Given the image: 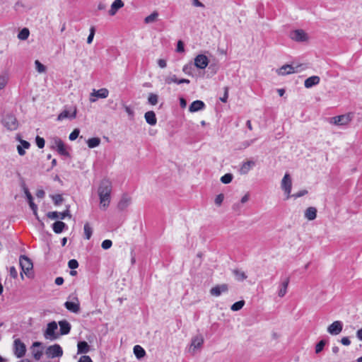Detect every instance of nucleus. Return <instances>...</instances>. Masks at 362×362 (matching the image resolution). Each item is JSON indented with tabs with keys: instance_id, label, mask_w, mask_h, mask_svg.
Masks as SVG:
<instances>
[{
	"instance_id": "1",
	"label": "nucleus",
	"mask_w": 362,
	"mask_h": 362,
	"mask_svg": "<svg viewBox=\"0 0 362 362\" xmlns=\"http://www.w3.org/2000/svg\"><path fill=\"white\" fill-rule=\"evenodd\" d=\"M112 188V182L108 179H103L100 182L98 194L100 198V207L103 209H106L110 205Z\"/></svg>"
},
{
	"instance_id": "2",
	"label": "nucleus",
	"mask_w": 362,
	"mask_h": 362,
	"mask_svg": "<svg viewBox=\"0 0 362 362\" xmlns=\"http://www.w3.org/2000/svg\"><path fill=\"white\" fill-rule=\"evenodd\" d=\"M50 148L52 149H56L62 156H69V153L66 151L64 142L59 137L54 136L50 139Z\"/></svg>"
},
{
	"instance_id": "3",
	"label": "nucleus",
	"mask_w": 362,
	"mask_h": 362,
	"mask_svg": "<svg viewBox=\"0 0 362 362\" xmlns=\"http://www.w3.org/2000/svg\"><path fill=\"white\" fill-rule=\"evenodd\" d=\"M19 264L21 268V278H23V273H24L27 276L30 277V271L33 269V265L31 260L25 255H21L19 259Z\"/></svg>"
},
{
	"instance_id": "4",
	"label": "nucleus",
	"mask_w": 362,
	"mask_h": 362,
	"mask_svg": "<svg viewBox=\"0 0 362 362\" xmlns=\"http://www.w3.org/2000/svg\"><path fill=\"white\" fill-rule=\"evenodd\" d=\"M68 300L65 302L64 307L71 313H78L80 311V303L77 296L71 295L69 296Z\"/></svg>"
},
{
	"instance_id": "5",
	"label": "nucleus",
	"mask_w": 362,
	"mask_h": 362,
	"mask_svg": "<svg viewBox=\"0 0 362 362\" xmlns=\"http://www.w3.org/2000/svg\"><path fill=\"white\" fill-rule=\"evenodd\" d=\"M45 354L50 358L61 357L63 355V350L60 345L55 344L47 348Z\"/></svg>"
},
{
	"instance_id": "6",
	"label": "nucleus",
	"mask_w": 362,
	"mask_h": 362,
	"mask_svg": "<svg viewBox=\"0 0 362 362\" xmlns=\"http://www.w3.org/2000/svg\"><path fill=\"white\" fill-rule=\"evenodd\" d=\"M354 114L352 112H349L345 115L332 117L331 119L333 120V123L334 124L343 126L348 124L352 120Z\"/></svg>"
},
{
	"instance_id": "7",
	"label": "nucleus",
	"mask_w": 362,
	"mask_h": 362,
	"mask_svg": "<svg viewBox=\"0 0 362 362\" xmlns=\"http://www.w3.org/2000/svg\"><path fill=\"white\" fill-rule=\"evenodd\" d=\"M5 127L10 131L16 130L18 128V121L14 115L11 114L6 115L2 121Z\"/></svg>"
},
{
	"instance_id": "8",
	"label": "nucleus",
	"mask_w": 362,
	"mask_h": 362,
	"mask_svg": "<svg viewBox=\"0 0 362 362\" xmlns=\"http://www.w3.org/2000/svg\"><path fill=\"white\" fill-rule=\"evenodd\" d=\"M204 344V338L202 335H197L192 339L189 352L194 355L196 351L200 349Z\"/></svg>"
},
{
	"instance_id": "9",
	"label": "nucleus",
	"mask_w": 362,
	"mask_h": 362,
	"mask_svg": "<svg viewBox=\"0 0 362 362\" xmlns=\"http://www.w3.org/2000/svg\"><path fill=\"white\" fill-rule=\"evenodd\" d=\"M57 329V324L52 321L47 324V329L44 332V337L47 339L54 340L57 338L55 331Z\"/></svg>"
},
{
	"instance_id": "10",
	"label": "nucleus",
	"mask_w": 362,
	"mask_h": 362,
	"mask_svg": "<svg viewBox=\"0 0 362 362\" xmlns=\"http://www.w3.org/2000/svg\"><path fill=\"white\" fill-rule=\"evenodd\" d=\"M14 354L18 358H22L25 356L26 351V347L24 343H23L20 339L14 340Z\"/></svg>"
},
{
	"instance_id": "11",
	"label": "nucleus",
	"mask_w": 362,
	"mask_h": 362,
	"mask_svg": "<svg viewBox=\"0 0 362 362\" xmlns=\"http://www.w3.org/2000/svg\"><path fill=\"white\" fill-rule=\"evenodd\" d=\"M292 181L289 174L286 173L281 180V188L286 194V199L290 197L291 192Z\"/></svg>"
},
{
	"instance_id": "12",
	"label": "nucleus",
	"mask_w": 362,
	"mask_h": 362,
	"mask_svg": "<svg viewBox=\"0 0 362 362\" xmlns=\"http://www.w3.org/2000/svg\"><path fill=\"white\" fill-rule=\"evenodd\" d=\"M290 37L296 42H305L308 39L307 33L301 29L291 31Z\"/></svg>"
},
{
	"instance_id": "13",
	"label": "nucleus",
	"mask_w": 362,
	"mask_h": 362,
	"mask_svg": "<svg viewBox=\"0 0 362 362\" xmlns=\"http://www.w3.org/2000/svg\"><path fill=\"white\" fill-rule=\"evenodd\" d=\"M343 323L341 321H334L327 327V332L332 335H337L342 331Z\"/></svg>"
},
{
	"instance_id": "14",
	"label": "nucleus",
	"mask_w": 362,
	"mask_h": 362,
	"mask_svg": "<svg viewBox=\"0 0 362 362\" xmlns=\"http://www.w3.org/2000/svg\"><path fill=\"white\" fill-rule=\"evenodd\" d=\"M209 64V59L204 54H198L194 58V66L201 69H205Z\"/></svg>"
},
{
	"instance_id": "15",
	"label": "nucleus",
	"mask_w": 362,
	"mask_h": 362,
	"mask_svg": "<svg viewBox=\"0 0 362 362\" xmlns=\"http://www.w3.org/2000/svg\"><path fill=\"white\" fill-rule=\"evenodd\" d=\"M299 66H300L294 67L290 64H285V65H283L281 68H279L276 71L279 75L284 76V75L291 74H293L295 72H298V68Z\"/></svg>"
},
{
	"instance_id": "16",
	"label": "nucleus",
	"mask_w": 362,
	"mask_h": 362,
	"mask_svg": "<svg viewBox=\"0 0 362 362\" xmlns=\"http://www.w3.org/2000/svg\"><path fill=\"white\" fill-rule=\"evenodd\" d=\"M109 90L107 88H100L98 90H93V92L90 94V101L91 103H94L96 101L95 98H93V97H96L98 98H106L108 96Z\"/></svg>"
},
{
	"instance_id": "17",
	"label": "nucleus",
	"mask_w": 362,
	"mask_h": 362,
	"mask_svg": "<svg viewBox=\"0 0 362 362\" xmlns=\"http://www.w3.org/2000/svg\"><path fill=\"white\" fill-rule=\"evenodd\" d=\"M228 290V285L226 284H223L221 285H217L210 290V293L211 296H219L221 295L222 293H226Z\"/></svg>"
},
{
	"instance_id": "18",
	"label": "nucleus",
	"mask_w": 362,
	"mask_h": 362,
	"mask_svg": "<svg viewBox=\"0 0 362 362\" xmlns=\"http://www.w3.org/2000/svg\"><path fill=\"white\" fill-rule=\"evenodd\" d=\"M132 203V198L127 194H124L117 204V208L120 211L127 209Z\"/></svg>"
},
{
	"instance_id": "19",
	"label": "nucleus",
	"mask_w": 362,
	"mask_h": 362,
	"mask_svg": "<svg viewBox=\"0 0 362 362\" xmlns=\"http://www.w3.org/2000/svg\"><path fill=\"white\" fill-rule=\"evenodd\" d=\"M165 82L166 84H171L172 83H175L177 84H181V83L188 84L190 83V81L189 79H186V78L178 79L177 78L176 75L173 74V75L166 76L165 78Z\"/></svg>"
},
{
	"instance_id": "20",
	"label": "nucleus",
	"mask_w": 362,
	"mask_h": 362,
	"mask_svg": "<svg viewBox=\"0 0 362 362\" xmlns=\"http://www.w3.org/2000/svg\"><path fill=\"white\" fill-rule=\"evenodd\" d=\"M255 165V162L253 160L245 161L241 165L239 172L241 175H246Z\"/></svg>"
},
{
	"instance_id": "21",
	"label": "nucleus",
	"mask_w": 362,
	"mask_h": 362,
	"mask_svg": "<svg viewBox=\"0 0 362 362\" xmlns=\"http://www.w3.org/2000/svg\"><path fill=\"white\" fill-rule=\"evenodd\" d=\"M204 103L202 100H197L192 103L189 107V111L190 112H195L204 110Z\"/></svg>"
},
{
	"instance_id": "22",
	"label": "nucleus",
	"mask_w": 362,
	"mask_h": 362,
	"mask_svg": "<svg viewBox=\"0 0 362 362\" xmlns=\"http://www.w3.org/2000/svg\"><path fill=\"white\" fill-rule=\"evenodd\" d=\"M124 6V2L122 0H115L111 5L108 13L110 16H115L119 9Z\"/></svg>"
},
{
	"instance_id": "23",
	"label": "nucleus",
	"mask_w": 362,
	"mask_h": 362,
	"mask_svg": "<svg viewBox=\"0 0 362 362\" xmlns=\"http://www.w3.org/2000/svg\"><path fill=\"white\" fill-rule=\"evenodd\" d=\"M76 117V108H74L72 113H70L69 110H63L57 117L58 121H62L66 118L74 119Z\"/></svg>"
},
{
	"instance_id": "24",
	"label": "nucleus",
	"mask_w": 362,
	"mask_h": 362,
	"mask_svg": "<svg viewBox=\"0 0 362 362\" xmlns=\"http://www.w3.org/2000/svg\"><path fill=\"white\" fill-rule=\"evenodd\" d=\"M59 325L60 327V334L62 335L68 334L71 330V325L66 320H61L59 322Z\"/></svg>"
},
{
	"instance_id": "25",
	"label": "nucleus",
	"mask_w": 362,
	"mask_h": 362,
	"mask_svg": "<svg viewBox=\"0 0 362 362\" xmlns=\"http://www.w3.org/2000/svg\"><path fill=\"white\" fill-rule=\"evenodd\" d=\"M144 118L146 119V122L151 126H154L157 123L156 114L153 111L146 112L144 115Z\"/></svg>"
},
{
	"instance_id": "26",
	"label": "nucleus",
	"mask_w": 362,
	"mask_h": 362,
	"mask_svg": "<svg viewBox=\"0 0 362 362\" xmlns=\"http://www.w3.org/2000/svg\"><path fill=\"white\" fill-rule=\"evenodd\" d=\"M320 78L317 76H313L307 79H305L304 82V86L307 88H310L315 85H317L320 83Z\"/></svg>"
},
{
	"instance_id": "27",
	"label": "nucleus",
	"mask_w": 362,
	"mask_h": 362,
	"mask_svg": "<svg viewBox=\"0 0 362 362\" xmlns=\"http://www.w3.org/2000/svg\"><path fill=\"white\" fill-rule=\"evenodd\" d=\"M289 278H286L280 284L278 296L281 298L284 297L287 293V288L289 284Z\"/></svg>"
},
{
	"instance_id": "28",
	"label": "nucleus",
	"mask_w": 362,
	"mask_h": 362,
	"mask_svg": "<svg viewBox=\"0 0 362 362\" xmlns=\"http://www.w3.org/2000/svg\"><path fill=\"white\" fill-rule=\"evenodd\" d=\"M317 209L313 206H310L305 211V217L308 221H313L316 218Z\"/></svg>"
},
{
	"instance_id": "29",
	"label": "nucleus",
	"mask_w": 362,
	"mask_h": 362,
	"mask_svg": "<svg viewBox=\"0 0 362 362\" xmlns=\"http://www.w3.org/2000/svg\"><path fill=\"white\" fill-rule=\"evenodd\" d=\"M78 348V354H87L90 351V346L85 341H81L78 342L77 344Z\"/></svg>"
},
{
	"instance_id": "30",
	"label": "nucleus",
	"mask_w": 362,
	"mask_h": 362,
	"mask_svg": "<svg viewBox=\"0 0 362 362\" xmlns=\"http://www.w3.org/2000/svg\"><path fill=\"white\" fill-rule=\"evenodd\" d=\"M66 228H67V226L66 223L61 221H55L52 224V229L55 233H61Z\"/></svg>"
},
{
	"instance_id": "31",
	"label": "nucleus",
	"mask_w": 362,
	"mask_h": 362,
	"mask_svg": "<svg viewBox=\"0 0 362 362\" xmlns=\"http://www.w3.org/2000/svg\"><path fill=\"white\" fill-rule=\"evenodd\" d=\"M133 350L137 359H141L146 356V351L140 345L134 346Z\"/></svg>"
},
{
	"instance_id": "32",
	"label": "nucleus",
	"mask_w": 362,
	"mask_h": 362,
	"mask_svg": "<svg viewBox=\"0 0 362 362\" xmlns=\"http://www.w3.org/2000/svg\"><path fill=\"white\" fill-rule=\"evenodd\" d=\"M100 142H101V141H100V138L93 137V138L88 139L87 144L90 148H93L98 146L100 145Z\"/></svg>"
},
{
	"instance_id": "33",
	"label": "nucleus",
	"mask_w": 362,
	"mask_h": 362,
	"mask_svg": "<svg viewBox=\"0 0 362 362\" xmlns=\"http://www.w3.org/2000/svg\"><path fill=\"white\" fill-rule=\"evenodd\" d=\"M30 35V31L28 28H23L18 34V38L21 40H25L28 38Z\"/></svg>"
},
{
	"instance_id": "34",
	"label": "nucleus",
	"mask_w": 362,
	"mask_h": 362,
	"mask_svg": "<svg viewBox=\"0 0 362 362\" xmlns=\"http://www.w3.org/2000/svg\"><path fill=\"white\" fill-rule=\"evenodd\" d=\"M158 17V13L157 11H153L151 14L146 16L144 18V23H151L155 22Z\"/></svg>"
},
{
	"instance_id": "35",
	"label": "nucleus",
	"mask_w": 362,
	"mask_h": 362,
	"mask_svg": "<svg viewBox=\"0 0 362 362\" xmlns=\"http://www.w3.org/2000/svg\"><path fill=\"white\" fill-rule=\"evenodd\" d=\"M233 273L235 275V276L238 281H243L245 279H247V275L243 271H240L238 269H234L233 271Z\"/></svg>"
},
{
	"instance_id": "36",
	"label": "nucleus",
	"mask_w": 362,
	"mask_h": 362,
	"mask_svg": "<svg viewBox=\"0 0 362 362\" xmlns=\"http://www.w3.org/2000/svg\"><path fill=\"white\" fill-rule=\"evenodd\" d=\"M83 230H84L85 238L86 240H89L92 236L93 229L88 223H86L84 225Z\"/></svg>"
},
{
	"instance_id": "37",
	"label": "nucleus",
	"mask_w": 362,
	"mask_h": 362,
	"mask_svg": "<svg viewBox=\"0 0 362 362\" xmlns=\"http://www.w3.org/2000/svg\"><path fill=\"white\" fill-rule=\"evenodd\" d=\"M245 303V300H243L237 301L231 305L230 309L233 311H238L243 308Z\"/></svg>"
},
{
	"instance_id": "38",
	"label": "nucleus",
	"mask_w": 362,
	"mask_h": 362,
	"mask_svg": "<svg viewBox=\"0 0 362 362\" xmlns=\"http://www.w3.org/2000/svg\"><path fill=\"white\" fill-rule=\"evenodd\" d=\"M233 175L231 173H226L221 177V181L223 184H229L232 182Z\"/></svg>"
},
{
	"instance_id": "39",
	"label": "nucleus",
	"mask_w": 362,
	"mask_h": 362,
	"mask_svg": "<svg viewBox=\"0 0 362 362\" xmlns=\"http://www.w3.org/2000/svg\"><path fill=\"white\" fill-rule=\"evenodd\" d=\"M158 96L155 93H150L148 97V102L152 105H155L158 103Z\"/></svg>"
},
{
	"instance_id": "40",
	"label": "nucleus",
	"mask_w": 362,
	"mask_h": 362,
	"mask_svg": "<svg viewBox=\"0 0 362 362\" xmlns=\"http://www.w3.org/2000/svg\"><path fill=\"white\" fill-rule=\"evenodd\" d=\"M326 343H327V341L325 340H324V339L320 340L315 346V353L316 354L320 353L323 350Z\"/></svg>"
},
{
	"instance_id": "41",
	"label": "nucleus",
	"mask_w": 362,
	"mask_h": 362,
	"mask_svg": "<svg viewBox=\"0 0 362 362\" xmlns=\"http://www.w3.org/2000/svg\"><path fill=\"white\" fill-rule=\"evenodd\" d=\"M193 65L192 64H187L182 67V71L189 76L192 75Z\"/></svg>"
},
{
	"instance_id": "42",
	"label": "nucleus",
	"mask_w": 362,
	"mask_h": 362,
	"mask_svg": "<svg viewBox=\"0 0 362 362\" xmlns=\"http://www.w3.org/2000/svg\"><path fill=\"white\" fill-rule=\"evenodd\" d=\"M52 199L54 202V204L57 206L61 204L64 201V199L61 194H54L51 196Z\"/></svg>"
},
{
	"instance_id": "43",
	"label": "nucleus",
	"mask_w": 362,
	"mask_h": 362,
	"mask_svg": "<svg viewBox=\"0 0 362 362\" xmlns=\"http://www.w3.org/2000/svg\"><path fill=\"white\" fill-rule=\"evenodd\" d=\"M35 69L39 73H44L46 71V67L39 60L35 62Z\"/></svg>"
},
{
	"instance_id": "44",
	"label": "nucleus",
	"mask_w": 362,
	"mask_h": 362,
	"mask_svg": "<svg viewBox=\"0 0 362 362\" xmlns=\"http://www.w3.org/2000/svg\"><path fill=\"white\" fill-rule=\"evenodd\" d=\"M8 77L6 74L0 76V90L4 88L8 83Z\"/></svg>"
},
{
	"instance_id": "45",
	"label": "nucleus",
	"mask_w": 362,
	"mask_h": 362,
	"mask_svg": "<svg viewBox=\"0 0 362 362\" xmlns=\"http://www.w3.org/2000/svg\"><path fill=\"white\" fill-rule=\"evenodd\" d=\"M35 142L39 148H42L45 146V139L42 137L37 136Z\"/></svg>"
},
{
	"instance_id": "46",
	"label": "nucleus",
	"mask_w": 362,
	"mask_h": 362,
	"mask_svg": "<svg viewBox=\"0 0 362 362\" xmlns=\"http://www.w3.org/2000/svg\"><path fill=\"white\" fill-rule=\"evenodd\" d=\"M68 267L71 269H75L76 268H78V262L76 259H71L68 262Z\"/></svg>"
},
{
	"instance_id": "47",
	"label": "nucleus",
	"mask_w": 362,
	"mask_h": 362,
	"mask_svg": "<svg viewBox=\"0 0 362 362\" xmlns=\"http://www.w3.org/2000/svg\"><path fill=\"white\" fill-rule=\"evenodd\" d=\"M66 216L71 218V215L70 214V211H69V206L66 207V209L62 212V213H59V218L63 220L64 219Z\"/></svg>"
},
{
	"instance_id": "48",
	"label": "nucleus",
	"mask_w": 362,
	"mask_h": 362,
	"mask_svg": "<svg viewBox=\"0 0 362 362\" xmlns=\"http://www.w3.org/2000/svg\"><path fill=\"white\" fill-rule=\"evenodd\" d=\"M79 133H80V131L78 129H75L70 134H69V139L71 140V141H74L75 139H76V138L79 135Z\"/></svg>"
},
{
	"instance_id": "49",
	"label": "nucleus",
	"mask_w": 362,
	"mask_h": 362,
	"mask_svg": "<svg viewBox=\"0 0 362 362\" xmlns=\"http://www.w3.org/2000/svg\"><path fill=\"white\" fill-rule=\"evenodd\" d=\"M112 242L110 240H105L103 241L101 247L104 250H107L111 247Z\"/></svg>"
},
{
	"instance_id": "50",
	"label": "nucleus",
	"mask_w": 362,
	"mask_h": 362,
	"mask_svg": "<svg viewBox=\"0 0 362 362\" xmlns=\"http://www.w3.org/2000/svg\"><path fill=\"white\" fill-rule=\"evenodd\" d=\"M42 355V351L41 350H35L33 349V358L36 361H39L41 358Z\"/></svg>"
},
{
	"instance_id": "51",
	"label": "nucleus",
	"mask_w": 362,
	"mask_h": 362,
	"mask_svg": "<svg viewBox=\"0 0 362 362\" xmlns=\"http://www.w3.org/2000/svg\"><path fill=\"white\" fill-rule=\"evenodd\" d=\"M94 35H95V28L93 26L90 29V34L87 38L88 44H90L93 42Z\"/></svg>"
},
{
	"instance_id": "52",
	"label": "nucleus",
	"mask_w": 362,
	"mask_h": 362,
	"mask_svg": "<svg viewBox=\"0 0 362 362\" xmlns=\"http://www.w3.org/2000/svg\"><path fill=\"white\" fill-rule=\"evenodd\" d=\"M124 110L128 114L129 119H133L134 117V112L129 106H124Z\"/></svg>"
},
{
	"instance_id": "53",
	"label": "nucleus",
	"mask_w": 362,
	"mask_h": 362,
	"mask_svg": "<svg viewBox=\"0 0 362 362\" xmlns=\"http://www.w3.org/2000/svg\"><path fill=\"white\" fill-rule=\"evenodd\" d=\"M47 216L49 218H51V219L59 218V213L57 211L48 212Z\"/></svg>"
},
{
	"instance_id": "54",
	"label": "nucleus",
	"mask_w": 362,
	"mask_h": 362,
	"mask_svg": "<svg viewBox=\"0 0 362 362\" xmlns=\"http://www.w3.org/2000/svg\"><path fill=\"white\" fill-rule=\"evenodd\" d=\"M223 199L224 195L223 194H219L215 199V204L218 206H220L222 204Z\"/></svg>"
},
{
	"instance_id": "55",
	"label": "nucleus",
	"mask_w": 362,
	"mask_h": 362,
	"mask_svg": "<svg viewBox=\"0 0 362 362\" xmlns=\"http://www.w3.org/2000/svg\"><path fill=\"white\" fill-rule=\"evenodd\" d=\"M9 273H10V276L12 278H13V279L17 278V276H18V272H17L16 269L14 267H10Z\"/></svg>"
},
{
	"instance_id": "56",
	"label": "nucleus",
	"mask_w": 362,
	"mask_h": 362,
	"mask_svg": "<svg viewBox=\"0 0 362 362\" xmlns=\"http://www.w3.org/2000/svg\"><path fill=\"white\" fill-rule=\"evenodd\" d=\"M176 50L177 52H183L185 51L184 43L181 40L177 42Z\"/></svg>"
},
{
	"instance_id": "57",
	"label": "nucleus",
	"mask_w": 362,
	"mask_h": 362,
	"mask_svg": "<svg viewBox=\"0 0 362 362\" xmlns=\"http://www.w3.org/2000/svg\"><path fill=\"white\" fill-rule=\"evenodd\" d=\"M307 193H308V191L305 189H303V190L299 191L296 194H293L292 196L295 198H298V197L305 195Z\"/></svg>"
},
{
	"instance_id": "58",
	"label": "nucleus",
	"mask_w": 362,
	"mask_h": 362,
	"mask_svg": "<svg viewBox=\"0 0 362 362\" xmlns=\"http://www.w3.org/2000/svg\"><path fill=\"white\" fill-rule=\"evenodd\" d=\"M78 362H93L90 357L86 355L82 356Z\"/></svg>"
},
{
	"instance_id": "59",
	"label": "nucleus",
	"mask_w": 362,
	"mask_h": 362,
	"mask_svg": "<svg viewBox=\"0 0 362 362\" xmlns=\"http://www.w3.org/2000/svg\"><path fill=\"white\" fill-rule=\"evenodd\" d=\"M341 342L343 345H345V346H349L351 344V341L349 339V337H344L341 338Z\"/></svg>"
},
{
	"instance_id": "60",
	"label": "nucleus",
	"mask_w": 362,
	"mask_h": 362,
	"mask_svg": "<svg viewBox=\"0 0 362 362\" xmlns=\"http://www.w3.org/2000/svg\"><path fill=\"white\" fill-rule=\"evenodd\" d=\"M158 66L160 67V68H165L166 66H167V63H166V61L165 59H158Z\"/></svg>"
},
{
	"instance_id": "61",
	"label": "nucleus",
	"mask_w": 362,
	"mask_h": 362,
	"mask_svg": "<svg viewBox=\"0 0 362 362\" xmlns=\"http://www.w3.org/2000/svg\"><path fill=\"white\" fill-rule=\"evenodd\" d=\"M28 203H29L30 207L33 210V213H35L36 211L37 210V205L33 202V199L29 201Z\"/></svg>"
},
{
	"instance_id": "62",
	"label": "nucleus",
	"mask_w": 362,
	"mask_h": 362,
	"mask_svg": "<svg viewBox=\"0 0 362 362\" xmlns=\"http://www.w3.org/2000/svg\"><path fill=\"white\" fill-rule=\"evenodd\" d=\"M21 146L24 148H28L30 146V143L25 140H21Z\"/></svg>"
},
{
	"instance_id": "63",
	"label": "nucleus",
	"mask_w": 362,
	"mask_h": 362,
	"mask_svg": "<svg viewBox=\"0 0 362 362\" xmlns=\"http://www.w3.org/2000/svg\"><path fill=\"white\" fill-rule=\"evenodd\" d=\"M233 210L235 211H240L241 209V204L240 203H235L232 206Z\"/></svg>"
},
{
	"instance_id": "64",
	"label": "nucleus",
	"mask_w": 362,
	"mask_h": 362,
	"mask_svg": "<svg viewBox=\"0 0 362 362\" xmlns=\"http://www.w3.org/2000/svg\"><path fill=\"white\" fill-rule=\"evenodd\" d=\"M18 153L20 156H24L25 153V151L24 150V148H23L21 145H18L17 147Z\"/></svg>"
}]
</instances>
